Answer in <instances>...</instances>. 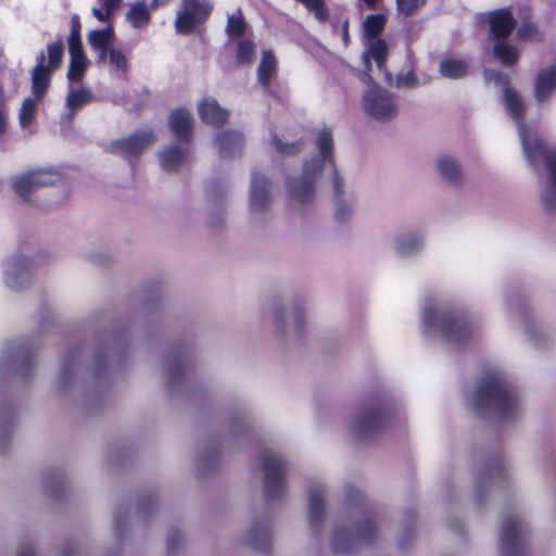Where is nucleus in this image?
<instances>
[{
  "label": "nucleus",
  "instance_id": "1",
  "mask_svg": "<svg viewBox=\"0 0 556 556\" xmlns=\"http://www.w3.org/2000/svg\"><path fill=\"white\" fill-rule=\"evenodd\" d=\"M263 320L280 343H298L307 332V314L301 305L287 306L280 301H273L264 309Z\"/></svg>",
  "mask_w": 556,
  "mask_h": 556
},
{
  "label": "nucleus",
  "instance_id": "2",
  "mask_svg": "<svg viewBox=\"0 0 556 556\" xmlns=\"http://www.w3.org/2000/svg\"><path fill=\"white\" fill-rule=\"evenodd\" d=\"M63 50V42L56 41L47 46L48 62L43 52L37 56V65L31 73L34 98H26L20 109L18 122L22 128H27L34 121L37 104L49 88L50 75L62 64Z\"/></svg>",
  "mask_w": 556,
  "mask_h": 556
},
{
  "label": "nucleus",
  "instance_id": "3",
  "mask_svg": "<svg viewBox=\"0 0 556 556\" xmlns=\"http://www.w3.org/2000/svg\"><path fill=\"white\" fill-rule=\"evenodd\" d=\"M424 329L451 343H463L473 337L476 327L456 309L439 308L427 304L421 312Z\"/></svg>",
  "mask_w": 556,
  "mask_h": 556
},
{
  "label": "nucleus",
  "instance_id": "4",
  "mask_svg": "<svg viewBox=\"0 0 556 556\" xmlns=\"http://www.w3.org/2000/svg\"><path fill=\"white\" fill-rule=\"evenodd\" d=\"M468 403L479 410H494L509 418L519 407L515 391L498 375H490L479 381L468 395Z\"/></svg>",
  "mask_w": 556,
  "mask_h": 556
},
{
  "label": "nucleus",
  "instance_id": "5",
  "mask_svg": "<svg viewBox=\"0 0 556 556\" xmlns=\"http://www.w3.org/2000/svg\"><path fill=\"white\" fill-rule=\"evenodd\" d=\"M519 136L527 160L533 166L543 162L546 167V186L542 194L543 203L549 211H556V150H547L544 142L519 126Z\"/></svg>",
  "mask_w": 556,
  "mask_h": 556
},
{
  "label": "nucleus",
  "instance_id": "6",
  "mask_svg": "<svg viewBox=\"0 0 556 556\" xmlns=\"http://www.w3.org/2000/svg\"><path fill=\"white\" fill-rule=\"evenodd\" d=\"M323 173L319 159H311L303 165L302 173L287 182L288 195L294 206H306L316 198V180Z\"/></svg>",
  "mask_w": 556,
  "mask_h": 556
},
{
  "label": "nucleus",
  "instance_id": "7",
  "mask_svg": "<svg viewBox=\"0 0 556 556\" xmlns=\"http://www.w3.org/2000/svg\"><path fill=\"white\" fill-rule=\"evenodd\" d=\"M363 109L369 117L380 123L394 119L399 113L396 99L381 87H371L364 93Z\"/></svg>",
  "mask_w": 556,
  "mask_h": 556
},
{
  "label": "nucleus",
  "instance_id": "8",
  "mask_svg": "<svg viewBox=\"0 0 556 556\" xmlns=\"http://www.w3.org/2000/svg\"><path fill=\"white\" fill-rule=\"evenodd\" d=\"M212 4L207 0H182L176 12L175 28L177 33L189 34L211 13Z\"/></svg>",
  "mask_w": 556,
  "mask_h": 556
},
{
  "label": "nucleus",
  "instance_id": "9",
  "mask_svg": "<svg viewBox=\"0 0 556 556\" xmlns=\"http://www.w3.org/2000/svg\"><path fill=\"white\" fill-rule=\"evenodd\" d=\"M376 532V522L370 518H365L356 525L353 532L337 529L333 532L332 546L337 552H348L356 544L369 543Z\"/></svg>",
  "mask_w": 556,
  "mask_h": 556
},
{
  "label": "nucleus",
  "instance_id": "10",
  "mask_svg": "<svg viewBox=\"0 0 556 556\" xmlns=\"http://www.w3.org/2000/svg\"><path fill=\"white\" fill-rule=\"evenodd\" d=\"M3 281L12 290H21L31 279V261L25 255L8 257L2 264Z\"/></svg>",
  "mask_w": 556,
  "mask_h": 556
},
{
  "label": "nucleus",
  "instance_id": "11",
  "mask_svg": "<svg viewBox=\"0 0 556 556\" xmlns=\"http://www.w3.org/2000/svg\"><path fill=\"white\" fill-rule=\"evenodd\" d=\"M60 180V175L53 170L37 169L14 177L12 188L20 197L26 199L37 189L54 185Z\"/></svg>",
  "mask_w": 556,
  "mask_h": 556
},
{
  "label": "nucleus",
  "instance_id": "12",
  "mask_svg": "<svg viewBox=\"0 0 556 556\" xmlns=\"http://www.w3.org/2000/svg\"><path fill=\"white\" fill-rule=\"evenodd\" d=\"M264 471V493L267 498L274 500L285 492L283 464L273 453L266 454L261 464Z\"/></svg>",
  "mask_w": 556,
  "mask_h": 556
},
{
  "label": "nucleus",
  "instance_id": "13",
  "mask_svg": "<svg viewBox=\"0 0 556 556\" xmlns=\"http://www.w3.org/2000/svg\"><path fill=\"white\" fill-rule=\"evenodd\" d=\"M273 202L269 180L262 174L255 173L250 188V210L255 213L266 212Z\"/></svg>",
  "mask_w": 556,
  "mask_h": 556
},
{
  "label": "nucleus",
  "instance_id": "14",
  "mask_svg": "<svg viewBox=\"0 0 556 556\" xmlns=\"http://www.w3.org/2000/svg\"><path fill=\"white\" fill-rule=\"evenodd\" d=\"M382 417L383 414L380 408L362 409L351 420V431L359 438L370 435L381 426Z\"/></svg>",
  "mask_w": 556,
  "mask_h": 556
},
{
  "label": "nucleus",
  "instance_id": "15",
  "mask_svg": "<svg viewBox=\"0 0 556 556\" xmlns=\"http://www.w3.org/2000/svg\"><path fill=\"white\" fill-rule=\"evenodd\" d=\"M435 169L440 178L450 186L458 187L465 177L459 162L451 155H441L435 161Z\"/></svg>",
  "mask_w": 556,
  "mask_h": 556
},
{
  "label": "nucleus",
  "instance_id": "16",
  "mask_svg": "<svg viewBox=\"0 0 556 556\" xmlns=\"http://www.w3.org/2000/svg\"><path fill=\"white\" fill-rule=\"evenodd\" d=\"M155 137L151 131L136 134L131 137L117 140L112 143V151L121 154H139L149 144L154 141Z\"/></svg>",
  "mask_w": 556,
  "mask_h": 556
},
{
  "label": "nucleus",
  "instance_id": "17",
  "mask_svg": "<svg viewBox=\"0 0 556 556\" xmlns=\"http://www.w3.org/2000/svg\"><path fill=\"white\" fill-rule=\"evenodd\" d=\"M425 248V238L420 232H408L394 238L395 253L401 257H412Z\"/></svg>",
  "mask_w": 556,
  "mask_h": 556
},
{
  "label": "nucleus",
  "instance_id": "18",
  "mask_svg": "<svg viewBox=\"0 0 556 556\" xmlns=\"http://www.w3.org/2000/svg\"><path fill=\"white\" fill-rule=\"evenodd\" d=\"M114 38L115 31L112 25H108L103 29L91 30L88 34V43L98 52V61H106V54L113 48Z\"/></svg>",
  "mask_w": 556,
  "mask_h": 556
},
{
  "label": "nucleus",
  "instance_id": "19",
  "mask_svg": "<svg viewBox=\"0 0 556 556\" xmlns=\"http://www.w3.org/2000/svg\"><path fill=\"white\" fill-rule=\"evenodd\" d=\"M70 65L67 70V79L70 83L80 81L88 70L89 60L86 56L83 46H68Z\"/></svg>",
  "mask_w": 556,
  "mask_h": 556
},
{
  "label": "nucleus",
  "instance_id": "20",
  "mask_svg": "<svg viewBox=\"0 0 556 556\" xmlns=\"http://www.w3.org/2000/svg\"><path fill=\"white\" fill-rule=\"evenodd\" d=\"M198 112L203 122L213 126H222L228 119V111L214 99H204L198 105Z\"/></svg>",
  "mask_w": 556,
  "mask_h": 556
},
{
  "label": "nucleus",
  "instance_id": "21",
  "mask_svg": "<svg viewBox=\"0 0 556 556\" xmlns=\"http://www.w3.org/2000/svg\"><path fill=\"white\" fill-rule=\"evenodd\" d=\"M556 90V65L543 68L536 77L534 97L538 102H545Z\"/></svg>",
  "mask_w": 556,
  "mask_h": 556
},
{
  "label": "nucleus",
  "instance_id": "22",
  "mask_svg": "<svg viewBox=\"0 0 556 556\" xmlns=\"http://www.w3.org/2000/svg\"><path fill=\"white\" fill-rule=\"evenodd\" d=\"M169 127L177 139L188 140L193 127L191 114L184 109L175 110L169 116Z\"/></svg>",
  "mask_w": 556,
  "mask_h": 556
},
{
  "label": "nucleus",
  "instance_id": "23",
  "mask_svg": "<svg viewBox=\"0 0 556 556\" xmlns=\"http://www.w3.org/2000/svg\"><path fill=\"white\" fill-rule=\"evenodd\" d=\"M93 93L90 89L86 87L75 88L73 86H70L67 96L65 98V105L70 111V114L66 117L68 119H72L75 113L83 106L91 103L93 101Z\"/></svg>",
  "mask_w": 556,
  "mask_h": 556
},
{
  "label": "nucleus",
  "instance_id": "24",
  "mask_svg": "<svg viewBox=\"0 0 556 556\" xmlns=\"http://www.w3.org/2000/svg\"><path fill=\"white\" fill-rule=\"evenodd\" d=\"M470 72V64L465 59L446 58L439 64V73L448 79H459Z\"/></svg>",
  "mask_w": 556,
  "mask_h": 556
},
{
  "label": "nucleus",
  "instance_id": "25",
  "mask_svg": "<svg viewBox=\"0 0 556 556\" xmlns=\"http://www.w3.org/2000/svg\"><path fill=\"white\" fill-rule=\"evenodd\" d=\"M315 146L319 155L314 159H319L321 161L324 170L327 164L332 163L333 159V137L331 130L328 128L319 129L315 137Z\"/></svg>",
  "mask_w": 556,
  "mask_h": 556
},
{
  "label": "nucleus",
  "instance_id": "26",
  "mask_svg": "<svg viewBox=\"0 0 556 556\" xmlns=\"http://www.w3.org/2000/svg\"><path fill=\"white\" fill-rule=\"evenodd\" d=\"M491 30L496 37H507L515 26L511 14L506 10H500L490 16Z\"/></svg>",
  "mask_w": 556,
  "mask_h": 556
},
{
  "label": "nucleus",
  "instance_id": "27",
  "mask_svg": "<svg viewBox=\"0 0 556 556\" xmlns=\"http://www.w3.org/2000/svg\"><path fill=\"white\" fill-rule=\"evenodd\" d=\"M325 488L320 483L313 484L308 492V518L316 522L324 514L325 505L323 494Z\"/></svg>",
  "mask_w": 556,
  "mask_h": 556
},
{
  "label": "nucleus",
  "instance_id": "28",
  "mask_svg": "<svg viewBox=\"0 0 556 556\" xmlns=\"http://www.w3.org/2000/svg\"><path fill=\"white\" fill-rule=\"evenodd\" d=\"M243 138L235 131H227L216 138V146L222 155L230 156L240 151Z\"/></svg>",
  "mask_w": 556,
  "mask_h": 556
},
{
  "label": "nucleus",
  "instance_id": "29",
  "mask_svg": "<svg viewBox=\"0 0 556 556\" xmlns=\"http://www.w3.org/2000/svg\"><path fill=\"white\" fill-rule=\"evenodd\" d=\"M388 53L387 42L382 39L374 40L368 49L363 53V60L366 68L370 70V62L375 61L378 68H381L386 62Z\"/></svg>",
  "mask_w": 556,
  "mask_h": 556
},
{
  "label": "nucleus",
  "instance_id": "30",
  "mask_svg": "<svg viewBox=\"0 0 556 556\" xmlns=\"http://www.w3.org/2000/svg\"><path fill=\"white\" fill-rule=\"evenodd\" d=\"M187 157V151L177 147H168L160 153V163L164 170L174 172Z\"/></svg>",
  "mask_w": 556,
  "mask_h": 556
},
{
  "label": "nucleus",
  "instance_id": "31",
  "mask_svg": "<svg viewBox=\"0 0 556 556\" xmlns=\"http://www.w3.org/2000/svg\"><path fill=\"white\" fill-rule=\"evenodd\" d=\"M102 62L106 63L112 73L118 77H125L128 72V59L126 54L115 47L108 51L106 61Z\"/></svg>",
  "mask_w": 556,
  "mask_h": 556
},
{
  "label": "nucleus",
  "instance_id": "32",
  "mask_svg": "<svg viewBox=\"0 0 556 556\" xmlns=\"http://www.w3.org/2000/svg\"><path fill=\"white\" fill-rule=\"evenodd\" d=\"M126 20L135 28H143L150 22V11L143 2L134 3L126 13Z\"/></svg>",
  "mask_w": 556,
  "mask_h": 556
},
{
  "label": "nucleus",
  "instance_id": "33",
  "mask_svg": "<svg viewBox=\"0 0 556 556\" xmlns=\"http://www.w3.org/2000/svg\"><path fill=\"white\" fill-rule=\"evenodd\" d=\"M504 101L506 105L507 114L513 118H520L525 112V103L520 94L509 88H505Z\"/></svg>",
  "mask_w": 556,
  "mask_h": 556
},
{
  "label": "nucleus",
  "instance_id": "34",
  "mask_svg": "<svg viewBox=\"0 0 556 556\" xmlns=\"http://www.w3.org/2000/svg\"><path fill=\"white\" fill-rule=\"evenodd\" d=\"M493 54L505 66L515 65L519 58L518 50L505 41H498L493 47Z\"/></svg>",
  "mask_w": 556,
  "mask_h": 556
},
{
  "label": "nucleus",
  "instance_id": "35",
  "mask_svg": "<svg viewBox=\"0 0 556 556\" xmlns=\"http://www.w3.org/2000/svg\"><path fill=\"white\" fill-rule=\"evenodd\" d=\"M276 71V59L270 51H264L257 67V77L263 86H267Z\"/></svg>",
  "mask_w": 556,
  "mask_h": 556
},
{
  "label": "nucleus",
  "instance_id": "36",
  "mask_svg": "<svg viewBox=\"0 0 556 556\" xmlns=\"http://www.w3.org/2000/svg\"><path fill=\"white\" fill-rule=\"evenodd\" d=\"M386 16L383 14L367 15L363 22V31L367 37L379 35L386 26Z\"/></svg>",
  "mask_w": 556,
  "mask_h": 556
},
{
  "label": "nucleus",
  "instance_id": "37",
  "mask_svg": "<svg viewBox=\"0 0 556 556\" xmlns=\"http://www.w3.org/2000/svg\"><path fill=\"white\" fill-rule=\"evenodd\" d=\"M226 31L229 37H240L245 31V23L241 15H229Z\"/></svg>",
  "mask_w": 556,
  "mask_h": 556
},
{
  "label": "nucleus",
  "instance_id": "38",
  "mask_svg": "<svg viewBox=\"0 0 556 556\" xmlns=\"http://www.w3.org/2000/svg\"><path fill=\"white\" fill-rule=\"evenodd\" d=\"M255 55V45L250 40H242L238 45L237 59L240 63H250Z\"/></svg>",
  "mask_w": 556,
  "mask_h": 556
},
{
  "label": "nucleus",
  "instance_id": "39",
  "mask_svg": "<svg viewBox=\"0 0 556 556\" xmlns=\"http://www.w3.org/2000/svg\"><path fill=\"white\" fill-rule=\"evenodd\" d=\"M353 203L348 200H340L336 204L334 216L339 222H346L353 215Z\"/></svg>",
  "mask_w": 556,
  "mask_h": 556
},
{
  "label": "nucleus",
  "instance_id": "40",
  "mask_svg": "<svg viewBox=\"0 0 556 556\" xmlns=\"http://www.w3.org/2000/svg\"><path fill=\"white\" fill-rule=\"evenodd\" d=\"M518 530L515 519H507L501 531V540L503 544L509 545L510 542L517 538Z\"/></svg>",
  "mask_w": 556,
  "mask_h": 556
},
{
  "label": "nucleus",
  "instance_id": "41",
  "mask_svg": "<svg viewBox=\"0 0 556 556\" xmlns=\"http://www.w3.org/2000/svg\"><path fill=\"white\" fill-rule=\"evenodd\" d=\"M425 0H396V9L404 15H410L414 11L422 7Z\"/></svg>",
  "mask_w": 556,
  "mask_h": 556
},
{
  "label": "nucleus",
  "instance_id": "42",
  "mask_svg": "<svg viewBox=\"0 0 556 556\" xmlns=\"http://www.w3.org/2000/svg\"><path fill=\"white\" fill-rule=\"evenodd\" d=\"M417 84V77L412 71L399 74L395 81V86L399 88H410L415 87Z\"/></svg>",
  "mask_w": 556,
  "mask_h": 556
},
{
  "label": "nucleus",
  "instance_id": "43",
  "mask_svg": "<svg viewBox=\"0 0 556 556\" xmlns=\"http://www.w3.org/2000/svg\"><path fill=\"white\" fill-rule=\"evenodd\" d=\"M519 38L523 40H536L540 38V31L533 24H525L518 29Z\"/></svg>",
  "mask_w": 556,
  "mask_h": 556
},
{
  "label": "nucleus",
  "instance_id": "44",
  "mask_svg": "<svg viewBox=\"0 0 556 556\" xmlns=\"http://www.w3.org/2000/svg\"><path fill=\"white\" fill-rule=\"evenodd\" d=\"M484 79L486 84H494L498 86H506L507 76L502 74L498 71L485 70L484 71Z\"/></svg>",
  "mask_w": 556,
  "mask_h": 556
},
{
  "label": "nucleus",
  "instance_id": "45",
  "mask_svg": "<svg viewBox=\"0 0 556 556\" xmlns=\"http://www.w3.org/2000/svg\"><path fill=\"white\" fill-rule=\"evenodd\" d=\"M79 31H80L79 18H78L77 15H74L72 17V31H71V34L68 36V39H67L68 46H71V45L83 46L81 45V40H80Z\"/></svg>",
  "mask_w": 556,
  "mask_h": 556
},
{
  "label": "nucleus",
  "instance_id": "46",
  "mask_svg": "<svg viewBox=\"0 0 556 556\" xmlns=\"http://www.w3.org/2000/svg\"><path fill=\"white\" fill-rule=\"evenodd\" d=\"M276 147L278 151L286 154H291L298 151V146L295 143H283L281 140H276Z\"/></svg>",
  "mask_w": 556,
  "mask_h": 556
},
{
  "label": "nucleus",
  "instance_id": "47",
  "mask_svg": "<svg viewBox=\"0 0 556 556\" xmlns=\"http://www.w3.org/2000/svg\"><path fill=\"white\" fill-rule=\"evenodd\" d=\"M332 187H333L334 192H336L338 195H341V194L343 193V189H344V180H343V178H342L338 173H334V174H333V177H332Z\"/></svg>",
  "mask_w": 556,
  "mask_h": 556
},
{
  "label": "nucleus",
  "instance_id": "48",
  "mask_svg": "<svg viewBox=\"0 0 556 556\" xmlns=\"http://www.w3.org/2000/svg\"><path fill=\"white\" fill-rule=\"evenodd\" d=\"M92 14L98 21L106 22L109 20L110 15L112 14V11H109L108 8H105V7H104V9L93 8Z\"/></svg>",
  "mask_w": 556,
  "mask_h": 556
},
{
  "label": "nucleus",
  "instance_id": "49",
  "mask_svg": "<svg viewBox=\"0 0 556 556\" xmlns=\"http://www.w3.org/2000/svg\"><path fill=\"white\" fill-rule=\"evenodd\" d=\"M15 556H36L34 546L30 544H22L18 546Z\"/></svg>",
  "mask_w": 556,
  "mask_h": 556
},
{
  "label": "nucleus",
  "instance_id": "50",
  "mask_svg": "<svg viewBox=\"0 0 556 556\" xmlns=\"http://www.w3.org/2000/svg\"><path fill=\"white\" fill-rule=\"evenodd\" d=\"M121 0H104V7L108 8L109 11H114Z\"/></svg>",
  "mask_w": 556,
  "mask_h": 556
},
{
  "label": "nucleus",
  "instance_id": "51",
  "mask_svg": "<svg viewBox=\"0 0 556 556\" xmlns=\"http://www.w3.org/2000/svg\"><path fill=\"white\" fill-rule=\"evenodd\" d=\"M7 129V119L4 114L0 111V135H2Z\"/></svg>",
  "mask_w": 556,
  "mask_h": 556
},
{
  "label": "nucleus",
  "instance_id": "52",
  "mask_svg": "<svg viewBox=\"0 0 556 556\" xmlns=\"http://www.w3.org/2000/svg\"><path fill=\"white\" fill-rule=\"evenodd\" d=\"M368 9H372L378 0H363Z\"/></svg>",
  "mask_w": 556,
  "mask_h": 556
},
{
  "label": "nucleus",
  "instance_id": "53",
  "mask_svg": "<svg viewBox=\"0 0 556 556\" xmlns=\"http://www.w3.org/2000/svg\"><path fill=\"white\" fill-rule=\"evenodd\" d=\"M343 40L345 42H348L349 40V34H348V23L344 24V29H343Z\"/></svg>",
  "mask_w": 556,
  "mask_h": 556
},
{
  "label": "nucleus",
  "instance_id": "54",
  "mask_svg": "<svg viewBox=\"0 0 556 556\" xmlns=\"http://www.w3.org/2000/svg\"><path fill=\"white\" fill-rule=\"evenodd\" d=\"M160 4V1L159 0H153L151 7L154 9L156 8L157 5Z\"/></svg>",
  "mask_w": 556,
  "mask_h": 556
},
{
  "label": "nucleus",
  "instance_id": "55",
  "mask_svg": "<svg viewBox=\"0 0 556 556\" xmlns=\"http://www.w3.org/2000/svg\"><path fill=\"white\" fill-rule=\"evenodd\" d=\"M174 370H175V368H173V367H169V368H168V371H169V375H170V376L173 375V371H174Z\"/></svg>",
  "mask_w": 556,
  "mask_h": 556
}]
</instances>
